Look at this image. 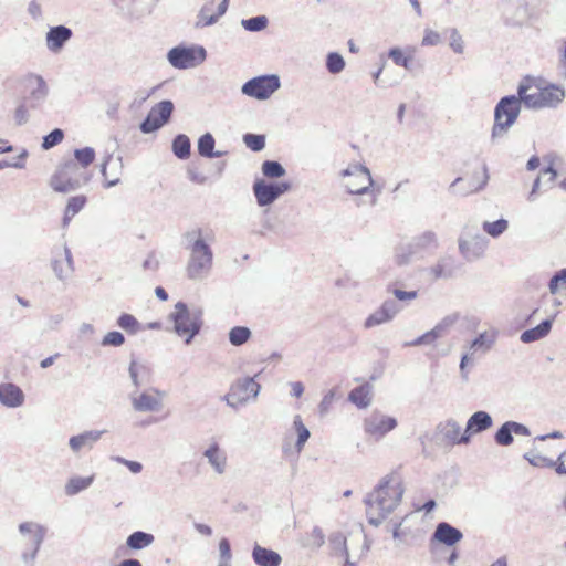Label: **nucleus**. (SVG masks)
Wrapping results in <instances>:
<instances>
[{
	"mask_svg": "<svg viewBox=\"0 0 566 566\" xmlns=\"http://www.w3.org/2000/svg\"><path fill=\"white\" fill-rule=\"evenodd\" d=\"M403 493L405 488L399 475L385 476L364 500L368 522L375 526L380 525L399 505Z\"/></svg>",
	"mask_w": 566,
	"mask_h": 566,
	"instance_id": "1",
	"label": "nucleus"
},
{
	"mask_svg": "<svg viewBox=\"0 0 566 566\" xmlns=\"http://www.w3.org/2000/svg\"><path fill=\"white\" fill-rule=\"evenodd\" d=\"M185 239L188 243L187 249L190 251L186 268L187 276L195 281L203 280L212 269L213 253L209 245L212 234L198 228L188 231Z\"/></svg>",
	"mask_w": 566,
	"mask_h": 566,
	"instance_id": "2",
	"label": "nucleus"
},
{
	"mask_svg": "<svg viewBox=\"0 0 566 566\" xmlns=\"http://www.w3.org/2000/svg\"><path fill=\"white\" fill-rule=\"evenodd\" d=\"M340 177L343 187L347 192L357 196L355 199L356 207H374L377 203L380 190L374 188V179L366 166L352 164L342 170Z\"/></svg>",
	"mask_w": 566,
	"mask_h": 566,
	"instance_id": "3",
	"label": "nucleus"
},
{
	"mask_svg": "<svg viewBox=\"0 0 566 566\" xmlns=\"http://www.w3.org/2000/svg\"><path fill=\"white\" fill-rule=\"evenodd\" d=\"M523 105L531 109L554 108L565 98V90L555 84L541 87L538 80L525 76L517 86Z\"/></svg>",
	"mask_w": 566,
	"mask_h": 566,
	"instance_id": "4",
	"label": "nucleus"
},
{
	"mask_svg": "<svg viewBox=\"0 0 566 566\" xmlns=\"http://www.w3.org/2000/svg\"><path fill=\"white\" fill-rule=\"evenodd\" d=\"M202 315L200 306L177 302L168 318L174 323V332L189 345L202 327Z\"/></svg>",
	"mask_w": 566,
	"mask_h": 566,
	"instance_id": "5",
	"label": "nucleus"
},
{
	"mask_svg": "<svg viewBox=\"0 0 566 566\" xmlns=\"http://www.w3.org/2000/svg\"><path fill=\"white\" fill-rule=\"evenodd\" d=\"M352 542H356L357 547H349L348 537L343 532H334L329 536V545L335 555L345 557L346 565H355L356 562L368 549L366 536L361 527L352 531Z\"/></svg>",
	"mask_w": 566,
	"mask_h": 566,
	"instance_id": "6",
	"label": "nucleus"
},
{
	"mask_svg": "<svg viewBox=\"0 0 566 566\" xmlns=\"http://www.w3.org/2000/svg\"><path fill=\"white\" fill-rule=\"evenodd\" d=\"M523 101L521 96L507 95L500 99L494 109V125L492 128V139L501 137L516 122L522 107Z\"/></svg>",
	"mask_w": 566,
	"mask_h": 566,
	"instance_id": "7",
	"label": "nucleus"
},
{
	"mask_svg": "<svg viewBox=\"0 0 566 566\" xmlns=\"http://www.w3.org/2000/svg\"><path fill=\"white\" fill-rule=\"evenodd\" d=\"M88 181L86 174L75 160H69L60 166L50 178V186L56 192L67 193L78 189Z\"/></svg>",
	"mask_w": 566,
	"mask_h": 566,
	"instance_id": "8",
	"label": "nucleus"
},
{
	"mask_svg": "<svg viewBox=\"0 0 566 566\" xmlns=\"http://www.w3.org/2000/svg\"><path fill=\"white\" fill-rule=\"evenodd\" d=\"M207 59V51L202 45H177L167 53L169 64L177 70L195 69Z\"/></svg>",
	"mask_w": 566,
	"mask_h": 566,
	"instance_id": "9",
	"label": "nucleus"
},
{
	"mask_svg": "<svg viewBox=\"0 0 566 566\" xmlns=\"http://www.w3.org/2000/svg\"><path fill=\"white\" fill-rule=\"evenodd\" d=\"M260 389L261 386L253 377L240 378L231 386V391L223 399L229 407L237 409L251 400H255Z\"/></svg>",
	"mask_w": 566,
	"mask_h": 566,
	"instance_id": "10",
	"label": "nucleus"
},
{
	"mask_svg": "<svg viewBox=\"0 0 566 566\" xmlns=\"http://www.w3.org/2000/svg\"><path fill=\"white\" fill-rule=\"evenodd\" d=\"M281 86L280 77L275 74L261 75L247 81L241 92L249 97L264 101L270 98Z\"/></svg>",
	"mask_w": 566,
	"mask_h": 566,
	"instance_id": "11",
	"label": "nucleus"
},
{
	"mask_svg": "<svg viewBox=\"0 0 566 566\" xmlns=\"http://www.w3.org/2000/svg\"><path fill=\"white\" fill-rule=\"evenodd\" d=\"M166 392L150 387L146 390L130 392L132 407L137 412H159L164 408Z\"/></svg>",
	"mask_w": 566,
	"mask_h": 566,
	"instance_id": "12",
	"label": "nucleus"
},
{
	"mask_svg": "<svg viewBox=\"0 0 566 566\" xmlns=\"http://www.w3.org/2000/svg\"><path fill=\"white\" fill-rule=\"evenodd\" d=\"M19 532L31 549L30 553L24 552L22 558L25 563H33L43 543L46 528L35 522H24L19 525Z\"/></svg>",
	"mask_w": 566,
	"mask_h": 566,
	"instance_id": "13",
	"label": "nucleus"
},
{
	"mask_svg": "<svg viewBox=\"0 0 566 566\" xmlns=\"http://www.w3.org/2000/svg\"><path fill=\"white\" fill-rule=\"evenodd\" d=\"M290 189L291 185L286 181L274 182L256 179L253 184V193L260 207L272 205Z\"/></svg>",
	"mask_w": 566,
	"mask_h": 566,
	"instance_id": "14",
	"label": "nucleus"
},
{
	"mask_svg": "<svg viewBox=\"0 0 566 566\" xmlns=\"http://www.w3.org/2000/svg\"><path fill=\"white\" fill-rule=\"evenodd\" d=\"M489 244V240L479 231L465 230L459 239V251L468 261L480 259Z\"/></svg>",
	"mask_w": 566,
	"mask_h": 566,
	"instance_id": "15",
	"label": "nucleus"
},
{
	"mask_svg": "<svg viewBox=\"0 0 566 566\" xmlns=\"http://www.w3.org/2000/svg\"><path fill=\"white\" fill-rule=\"evenodd\" d=\"M396 427L397 420L394 417L384 415L379 411L371 412L364 421L365 432L376 440L382 439Z\"/></svg>",
	"mask_w": 566,
	"mask_h": 566,
	"instance_id": "16",
	"label": "nucleus"
},
{
	"mask_svg": "<svg viewBox=\"0 0 566 566\" xmlns=\"http://www.w3.org/2000/svg\"><path fill=\"white\" fill-rule=\"evenodd\" d=\"M51 268L60 281L67 280L74 272L73 259L66 245H56L51 252Z\"/></svg>",
	"mask_w": 566,
	"mask_h": 566,
	"instance_id": "17",
	"label": "nucleus"
},
{
	"mask_svg": "<svg viewBox=\"0 0 566 566\" xmlns=\"http://www.w3.org/2000/svg\"><path fill=\"white\" fill-rule=\"evenodd\" d=\"M489 180L488 168L483 167L481 174H475L472 178L465 181L463 178L458 177L449 187V192L454 196L465 197L471 193L478 192L485 187Z\"/></svg>",
	"mask_w": 566,
	"mask_h": 566,
	"instance_id": "18",
	"label": "nucleus"
},
{
	"mask_svg": "<svg viewBox=\"0 0 566 566\" xmlns=\"http://www.w3.org/2000/svg\"><path fill=\"white\" fill-rule=\"evenodd\" d=\"M402 307L394 300H386L379 308L373 312L364 322V328L369 329L391 322Z\"/></svg>",
	"mask_w": 566,
	"mask_h": 566,
	"instance_id": "19",
	"label": "nucleus"
},
{
	"mask_svg": "<svg viewBox=\"0 0 566 566\" xmlns=\"http://www.w3.org/2000/svg\"><path fill=\"white\" fill-rule=\"evenodd\" d=\"M202 457L207 460L210 468L218 475H222L227 471L228 457L216 439H211L207 448L202 452Z\"/></svg>",
	"mask_w": 566,
	"mask_h": 566,
	"instance_id": "20",
	"label": "nucleus"
},
{
	"mask_svg": "<svg viewBox=\"0 0 566 566\" xmlns=\"http://www.w3.org/2000/svg\"><path fill=\"white\" fill-rule=\"evenodd\" d=\"M513 434L527 437L531 434V431L520 422L506 421L495 432L494 440L499 446L507 447L514 441Z\"/></svg>",
	"mask_w": 566,
	"mask_h": 566,
	"instance_id": "21",
	"label": "nucleus"
},
{
	"mask_svg": "<svg viewBox=\"0 0 566 566\" xmlns=\"http://www.w3.org/2000/svg\"><path fill=\"white\" fill-rule=\"evenodd\" d=\"M27 82L30 91L28 102L30 107L35 108L44 103L49 94V88L45 81L40 75H30Z\"/></svg>",
	"mask_w": 566,
	"mask_h": 566,
	"instance_id": "22",
	"label": "nucleus"
},
{
	"mask_svg": "<svg viewBox=\"0 0 566 566\" xmlns=\"http://www.w3.org/2000/svg\"><path fill=\"white\" fill-rule=\"evenodd\" d=\"M72 35V30L65 25L52 27L45 35L46 46L51 52L57 53L70 41Z\"/></svg>",
	"mask_w": 566,
	"mask_h": 566,
	"instance_id": "23",
	"label": "nucleus"
},
{
	"mask_svg": "<svg viewBox=\"0 0 566 566\" xmlns=\"http://www.w3.org/2000/svg\"><path fill=\"white\" fill-rule=\"evenodd\" d=\"M228 9V0H222L218 6L217 13H213V3L207 2L199 11L196 28H206L217 23L220 17H222Z\"/></svg>",
	"mask_w": 566,
	"mask_h": 566,
	"instance_id": "24",
	"label": "nucleus"
},
{
	"mask_svg": "<svg viewBox=\"0 0 566 566\" xmlns=\"http://www.w3.org/2000/svg\"><path fill=\"white\" fill-rule=\"evenodd\" d=\"M463 535L460 530L453 527L447 522H441L437 525L431 543L438 542L447 546H453L462 539Z\"/></svg>",
	"mask_w": 566,
	"mask_h": 566,
	"instance_id": "25",
	"label": "nucleus"
},
{
	"mask_svg": "<svg viewBox=\"0 0 566 566\" xmlns=\"http://www.w3.org/2000/svg\"><path fill=\"white\" fill-rule=\"evenodd\" d=\"M441 436L453 444H467L470 441V434H461V426L454 419H449L438 426Z\"/></svg>",
	"mask_w": 566,
	"mask_h": 566,
	"instance_id": "26",
	"label": "nucleus"
},
{
	"mask_svg": "<svg viewBox=\"0 0 566 566\" xmlns=\"http://www.w3.org/2000/svg\"><path fill=\"white\" fill-rule=\"evenodd\" d=\"M104 433V430L84 431L81 434L71 437L69 446L74 453H78L83 449L91 450Z\"/></svg>",
	"mask_w": 566,
	"mask_h": 566,
	"instance_id": "27",
	"label": "nucleus"
},
{
	"mask_svg": "<svg viewBox=\"0 0 566 566\" xmlns=\"http://www.w3.org/2000/svg\"><path fill=\"white\" fill-rule=\"evenodd\" d=\"M455 271L454 259L449 255L441 256L436 264L427 269L431 280L451 279Z\"/></svg>",
	"mask_w": 566,
	"mask_h": 566,
	"instance_id": "28",
	"label": "nucleus"
},
{
	"mask_svg": "<svg viewBox=\"0 0 566 566\" xmlns=\"http://www.w3.org/2000/svg\"><path fill=\"white\" fill-rule=\"evenodd\" d=\"M0 402L8 408H17L23 405L24 394L11 382L0 385Z\"/></svg>",
	"mask_w": 566,
	"mask_h": 566,
	"instance_id": "29",
	"label": "nucleus"
},
{
	"mask_svg": "<svg viewBox=\"0 0 566 566\" xmlns=\"http://www.w3.org/2000/svg\"><path fill=\"white\" fill-rule=\"evenodd\" d=\"M492 424V417L486 411H476L468 419L465 433L471 437L490 429Z\"/></svg>",
	"mask_w": 566,
	"mask_h": 566,
	"instance_id": "30",
	"label": "nucleus"
},
{
	"mask_svg": "<svg viewBox=\"0 0 566 566\" xmlns=\"http://www.w3.org/2000/svg\"><path fill=\"white\" fill-rule=\"evenodd\" d=\"M496 340V332L486 331L475 337L469 345L468 350L471 355L486 354Z\"/></svg>",
	"mask_w": 566,
	"mask_h": 566,
	"instance_id": "31",
	"label": "nucleus"
},
{
	"mask_svg": "<svg viewBox=\"0 0 566 566\" xmlns=\"http://www.w3.org/2000/svg\"><path fill=\"white\" fill-rule=\"evenodd\" d=\"M252 557L259 566H280L282 558L279 553L255 545L252 551Z\"/></svg>",
	"mask_w": 566,
	"mask_h": 566,
	"instance_id": "32",
	"label": "nucleus"
},
{
	"mask_svg": "<svg viewBox=\"0 0 566 566\" xmlns=\"http://www.w3.org/2000/svg\"><path fill=\"white\" fill-rule=\"evenodd\" d=\"M348 400L358 408L369 407L373 401V387L364 384L354 388L348 395Z\"/></svg>",
	"mask_w": 566,
	"mask_h": 566,
	"instance_id": "33",
	"label": "nucleus"
},
{
	"mask_svg": "<svg viewBox=\"0 0 566 566\" xmlns=\"http://www.w3.org/2000/svg\"><path fill=\"white\" fill-rule=\"evenodd\" d=\"M554 317L555 315L552 318L543 321L536 327L524 331L521 334V340L528 344L546 337L552 329Z\"/></svg>",
	"mask_w": 566,
	"mask_h": 566,
	"instance_id": "34",
	"label": "nucleus"
},
{
	"mask_svg": "<svg viewBox=\"0 0 566 566\" xmlns=\"http://www.w3.org/2000/svg\"><path fill=\"white\" fill-rule=\"evenodd\" d=\"M418 253L433 251L438 248V238L433 231H424L410 242Z\"/></svg>",
	"mask_w": 566,
	"mask_h": 566,
	"instance_id": "35",
	"label": "nucleus"
},
{
	"mask_svg": "<svg viewBox=\"0 0 566 566\" xmlns=\"http://www.w3.org/2000/svg\"><path fill=\"white\" fill-rule=\"evenodd\" d=\"M415 51L416 49L411 46L406 48V50L396 46L389 50L388 56L397 66H402L409 71L411 70L412 53Z\"/></svg>",
	"mask_w": 566,
	"mask_h": 566,
	"instance_id": "36",
	"label": "nucleus"
},
{
	"mask_svg": "<svg viewBox=\"0 0 566 566\" xmlns=\"http://www.w3.org/2000/svg\"><path fill=\"white\" fill-rule=\"evenodd\" d=\"M214 137L210 133L203 134L198 140V153L205 158H218L223 156L224 151H214Z\"/></svg>",
	"mask_w": 566,
	"mask_h": 566,
	"instance_id": "37",
	"label": "nucleus"
},
{
	"mask_svg": "<svg viewBox=\"0 0 566 566\" xmlns=\"http://www.w3.org/2000/svg\"><path fill=\"white\" fill-rule=\"evenodd\" d=\"M154 541L155 537L153 534L143 531H136L127 537L126 545L132 549H143L150 546Z\"/></svg>",
	"mask_w": 566,
	"mask_h": 566,
	"instance_id": "38",
	"label": "nucleus"
},
{
	"mask_svg": "<svg viewBox=\"0 0 566 566\" xmlns=\"http://www.w3.org/2000/svg\"><path fill=\"white\" fill-rule=\"evenodd\" d=\"M94 474L90 476H73L65 484V493L69 496H73L83 490H86L94 481Z\"/></svg>",
	"mask_w": 566,
	"mask_h": 566,
	"instance_id": "39",
	"label": "nucleus"
},
{
	"mask_svg": "<svg viewBox=\"0 0 566 566\" xmlns=\"http://www.w3.org/2000/svg\"><path fill=\"white\" fill-rule=\"evenodd\" d=\"M293 427L297 434V440L294 446V453L297 455L303 450L311 433H310V430L304 426L300 416L294 417Z\"/></svg>",
	"mask_w": 566,
	"mask_h": 566,
	"instance_id": "40",
	"label": "nucleus"
},
{
	"mask_svg": "<svg viewBox=\"0 0 566 566\" xmlns=\"http://www.w3.org/2000/svg\"><path fill=\"white\" fill-rule=\"evenodd\" d=\"M129 377L136 388L144 385L147 381L148 368L136 360H132L129 365Z\"/></svg>",
	"mask_w": 566,
	"mask_h": 566,
	"instance_id": "41",
	"label": "nucleus"
},
{
	"mask_svg": "<svg viewBox=\"0 0 566 566\" xmlns=\"http://www.w3.org/2000/svg\"><path fill=\"white\" fill-rule=\"evenodd\" d=\"M190 139L187 135L179 134L172 140V151L179 159H187L190 156Z\"/></svg>",
	"mask_w": 566,
	"mask_h": 566,
	"instance_id": "42",
	"label": "nucleus"
},
{
	"mask_svg": "<svg viewBox=\"0 0 566 566\" xmlns=\"http://www.w3.org/2000/svg\"><path fill=\"white\" fill-rule=\"evenodd\" d=\"M524 459L528 461V463L536 468H555L556 462L543 454H541L536 449H532L524 454Z\"/></svg>",
	"mask_w": 566,
	"mask_h": 566,
	"instance_id": "43",
	"label": "nucleus"
},
{
	"mask_svg": "<svg viewBox=\"0 0 566 566\" xmlns=\"http://www.w3.org/2000/svg\"><path fill=\"white\" fill-rule=\"evenodd\" d=\"M86 203L85 196H75L69 199L63 218L66 224L77 212H80Z\"/></svg>",
	"mask_w": 566,
	"mask_h": 566,
	"instance_id": "44",
	"label": "nucleus"
},
{
	"mask_svg": "<svg viewBox=\"0 0 566 566\" xmlns=\"http://www.w3.org/2000/svg\"><path fill=\"white\" fill-rule=\"evenodd\" d=\"M251 337V331L244 326H235L229 332V340L233 346L245 344Z\"/></svg>",
	"mask_w": 566,
	"mask_h": 566,
	"instance_id": "45",
	"label": "nucleus"
},
{
	"mask_svg": "<svg viewBox=\"0 0 566 566\" xmlns=\"http://www.w3.org/2000/svg\"><path fill=\"white\" fill-rule=\"evenodd\" d=\"M261 170L266 178L272 179L281 178L286 172L284 167L279 161L275 160H265L262 164Z\"/></svg>",
	"mask_w": 566,
	"mask_h": 566,
	"instance_id": "46",
	"label": "nucleus"
},
{
	"mask_svg": "<svg viewBox=\"0 0 566 566\" xmlns=\"http://www.w3.org/2000/svg\"><path fill=\"white\" fill-rule=\"evenodd\" d=\"M482 228L492 238H499L509 229V221L505 219H499L493 222L484 221Z\"/></svg>",
	"mask_w": 566,
	"mask_h": 566,
	"instance_id": "47",
	"label": "nucleus"
},
{
	"mask_svg": "<svg viewBox=\"0 0 566 566\" xmlns=\"http://www.w3.org/2000/svg\"><path fill=\"white\" fill-rule=\"evenodd\" d=\"M345 60L337 52H331L326 56V69L331 74H339L345 69Z\"/></svg>",
	"mask_w": 566,
	"mask_h": 566,
	"instance_id": "48",
	"label": "nucleus"
},
{
	"mask_svg": "<svg viewBox=\"0 0 566 566\" xmlns=\"http://www.w3.org/2000/svg\"><path fill=\"white\" fill-rule=\"evenodd\" d=\"M417 254H419V253L416 251V249L412 247V244L409 243L406 245H401L397 250L395 260H396L397 264H399V265H407L413 260V258Z\"/></svg>",
	"mask_w": 566,
	"mask_h": 566,
	"instance_id": "49",
	"label": "nucleus"
},
{
	"mask_svg": "<svg viewBox=\"0 0 566 566\" xmlns=\"http://www.w3.org/2000/svg\"><path fill=\"white\" fill-rule=\"evenodd\" d=\"M458 319V314L447 315L439 323H437L432 331L438 336V338H441L449 333V331L457 323Z\"/></svg>",
	"mask_w": 566,
	"mask_h": 566,
	"instance_id": "50",
	"label": "nucleus"
},
{
	"mask_svg": "<svg viewBox=\"0 0 566 566\" xmlns=\"http://www.w3.org/2000/svg\"><path fill=\"white\" fill-rule=\"evenodd\" d=\"M174 111V104L170 101H163L158 104H156L151 109L150 113H155V116L158 117V119L166 124Z\"/></svg>",
	"mask_w": 566,
	"mask_h": 566,
	"instance_id": "51",
	"label": "nucleus"
},
{
	"mask_svg": "<svg viewBox=\"0 0 566 566\" xmlns=\"http://www.w3.org/2000/svg\"><path fill=\"white\" fill-rule=\"evenodd\" d=\"M269 20L265 15H258L241 20V25L250 32H260L266 28Z\"/></svg>",
	"mask_w": 566,
	"mask_h": 566,
	"instance_id": "52",
	"label": "nucleus"
},
{
	"mask_svg": "<svg viewBox=\"0 0 566 566\" xmlns=\"http://www.w3.org/2000/svg\"><path fill=\"white\" fill-rule=\"evenodd\" d=\"M74 157L76 159V164L82 169L87 168L95 159V151L91 147H85L82 149H76L74 151Z\"/></svg>",
	"mask_w": 566,
	"mask_h": 566,
	"instance_id": "53",
	"label": "nucleus"
},
{
	"mask_svg": "<svg viewBox=\"0 0 566 566\" xmlns=\"http://www.w3.org/2000/svg\"><path fill=\"white\" fill-rule=\"evenodd\" d=\"M551 294H557L560 291H566V269L557 271L548 283Z\"/></svg>",
	"mask_w": 566,
	"mask_h": 566,
	"instance_id": "54",
	"label": "nucleus"
},
{
	"mask_svg": "<svg viewBox=\"0 0 566 566\" xmlns=\"http://www.w3.org/2000/svg\"><path fill=\"white\" fill-rule=\"evenodd\" d=\"M325 543V535L321 527L315 526L306 536L305 547L318 548Z\"/></svg>",
	"mask_w": 566,
	"mask_h": 566,
	"instance_id": "55",
	"label": "nucleus"
},
{
	"mask_svg": "<svg viewBox=\"0 0 566 566\" xmlns=\"http://www.w3.org/2000/svg\"><path fill=\"white\" fill-rule=\"evenodd\" d=\"M64 138V133L60 128L53 129L49 135L43 137L42 148L48 150L59 145Z\"/></svg>",
	"mask_w": 566,
	"mask_h": 566,
	"instance_id": "56",
	"label": "nucleus"
},
{
	"mask_svg": "<svg viewBox=\"0 0 566 566\" xmlns=\"http://www.w3.org/2000/svg\"><path fill=\"white\" fill-rule=\"evenodd\" d=\"M164 125L165 124L161 123L157 116H155V113L149 112L147 117L140 124V130L145 134H149L159 129Z\"/></svg>",
	"mask_w": 566,
	"mask_h": 566,
	"instance_id": "57",
	"label": "nucleus"
},
{
	"mask_svg": "<svg viewBox=\"0 0 566 566\" xmlns=\"http://www.w3.org/2000/svg\"><path fill=\"white\" fill-rule=\"evenodd\" d=\"M117 325L128 333H136L139 326L138 321L130 314H122L117 319Z\"/></svg>",
	"mask_w": 566,
	"mask_h": 566,
	"instance_id": "58",
	"label": "nucleus"
},
{
	"mask_svg": "<svg viewBox=\"0 0 566 566\" xmlns=\"http://www.w3.org/2000/svg\"><path fill=\"white\" fill-rule=\"evenodd\" d=\"M245 145L253 151H260L265 147L263 135L247 134L243 137Z\"/></svg>",
	"mask_w": 566,
	"mask_h": 566,
	"instance_id": "59",
	"label": "nucleus"
},
{
	"mask_svg": "<svg viewBox=\"0 0 566 566\" xmlns=\"http://www.w3.org/2000/svg\"><path fill=\"white\" fill-rule=\"evenodd\" d=\"M232 554L230 543L227 538H222L219 543V563L218 564H231Z\"/></svg>",
	"mask_w": 566,
	"mask_h": 566,
	"instance_id": "60",
	"label": "nucleus"
},
{
	"mask_svg": "<svg viewBox=\"0 0 566 566\" xmlns=\"http://www.w3.org/2000/svg\"><path fill=\"white\" fill-rule=\"evenodd\" d=\"M125 342V337L124 335L120 333V332H108L103 340H102V345L103 346H120L123 345Z\"/></svg>",
	"mask_w": 566,
	"mask_h": 566,
	"instance_id": "61",
	"label": "nucleus"
},
{
	"mask_svg": "<svg viewBox=\"0 0 566 566\" xmlns=\"http://www.w3.org/2000/svg\"><path fill=\"white\" fill-rule=\"evenodd\" d=\"M441 42V36L437 31L431 29L424 30V35L421 41L422 46H434Z\"/></svg>",
	"mask_w": 566,
	"mask_h": 566,
	"instance_id": "62",
	"label": "nucleus"
},
{
	"mask_svg": "<svg viewBox=\"0 0 566 566\" xmlns=\"http://www.w3.org/2000/svg\"><path fill=\"white\" fill-rule=\"evenodd\" d=\"M392 294L396 298L395 300L396 302L400 301V302L409 303L418 297L417 291H402L400 289H394Z\"/></svg>",
	"mask_w": 566,
	"mask_h": 566,
	"instance_id": "63",
	"label": "nucleus"
},
{
	"mask_svg": "<svg viewBox=\"0 0 566 566\" xmlns=\"http://www.w3.org/2000/svg\"><path fill=\"white\" fill-rule=\"evenodd\" d=\"M450 46L455 53L461 54L463 52V40L457 29L451 30Z\"/></svg>",
	"mask_w": 566,
	"mask_h": 566,
	"instance_id": "64",
	"label": "nucleus"
}]
</instances>
